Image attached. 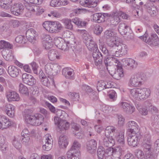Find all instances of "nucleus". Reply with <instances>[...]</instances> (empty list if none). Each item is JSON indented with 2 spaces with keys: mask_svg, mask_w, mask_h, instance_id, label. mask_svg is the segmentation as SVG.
Segmentation results:
<instances>
[{
  "mask_svg": "<svg viewBox=\"0 0 159 159\" xmlns=\"http://www.w3.org/2000/svg\"><path fill=\"white\" fill-rule=\"evenodd\" d=\"M54 44L53 40H52L49 42L44 43L43 46L46 49H49L52 47Z\"/></svg>",
  "mask_w": 159,
  "mask_h": 159,
  "instance_id": "53",
  "label": "nucleus"
},
{
  "mask_svg": "<svg viewBox=\"0 0 159 159\" xmlns=\"http://www.w3.org/2000/svg\"><path fill=\"white\" fill-rule=\"evenodd\" d=\"M93 20L94 22L98 23H100L105 20L104 19V16H102L100 13H95L93 15Z\"/></svg>",
  "mask_w": 159,
  "mask_h": 159,
  "instance_id": "37",
  "label": "nucleus"
},
{
  "mask_svg": "<svg viewBox=\"0 0 159 159\" xmlns=\"http://www.w3.org/2000/svg\"><path fill=\"white\" fill-rule=\"evenodd\" d=\"M65 28L68 29L72 30L73 25L72 24L71 21L69 19H64L62 20Z\"/></svg>",
  "mask_w": 159,
  "mask_h": 159,
  "instance_id": "45",
  "label": "nucleus"
},
{
  "mask_svg": "<svg viewBox=\"0 0 159 159\" xmlns=\"http://www.w3.org/2000/svg\"><path fill=\"white\" fill-rule=\"evenodd\" d=\"M136 156L139 159H145L143 152L140 150H137Z\"/></svg>",
  "mask_w": 159,
  "mask_h": 159,
  "instance_id": "57",
  "label": "nucleus"
},
{
  "mask_svg": "<svg viewBox=\"0 0 159 159\" xmlns=\"http://www.w3.org/2000/svg\"><path fill=\"white\" fill-rule=\"evenodd\" d=\"M45 73L48 75L52 76L53 75L52 72V64L49 63L47 64L45 66Z\"/></svg>",
  "mask_w": 159,
  "mask_h": 159,
  "instance_id": "44",
  "label": "nucleus"
},
{
  "mask_svg": "<svg viewBox=\"0 0 159 159\" xmlns=\"http://www.w3.org/2000/svg\"><path fill=\"white\" fill-rule=\"evenodd\" d=\"M84 39L85 40L84 43L89 50L93 51V52L98 50L97 45L93 40L88 39V37H85Z\"/></svg>",
  "mask_w": 159,
  "mask_h": 159,
  "instance_id": "9",
  "label": "nucleus"
},
{
  "mask_svg": "<svg viewBox=\"0 0 159 159\" xmlns=\"http://www.w3.org/2000/svg\"><path fill=\"white\" fill-rule=\"evenodd\" d=\"M6 107L7 114L10 117H13L14 114V107L10 104L7 105Z\"/></svg>",
  "mask_w": 159,
  "mask_h": 159,
  "instance_id": "35",
  "label": "nucleus"
},
{
  "mask_svg": "<svg viewBox=\"0 0 159 159\" xmlns=\"http://www.w3.org/2000/svg\"><path fill=\"white\" fill-rule=\"evenodd\" d=\"M24 8L23 4L20 3H15L11 7V13L16 16H18L21 14Z\"/></svg>",
  "mask_w": 159,
  "mask_h": 159,
  "instance_id": "10",
  "label": "nucleus"
},
{
  "mask_svg": "<svg viewBox=\"0 0 159 159\" xmlns=\"http://www.w3.org/2000/svg\"><path fill=\"white\" fill-rule=\"evenodd\" d=\"M16 41L20 43H25V39L24 37L22 35L17 36L15 39Z\"/></svg>",
  "mask_w": 159,
  "mask_h": 159,
  "instance_id": "55",
  "label": "nucleus"
},
{
  "mask_svg": "<svg viewBox=\"0 0 159 159\" xmlns=\"http://www.w3.org/2000/svg\"><path fill=\"white\" fill-rule=\"evenodd\" d=\"M124 133V132H120L118 135L116 136V139L120 144L123 145L125 144Z\"/></svg>",
  "mask_w": 159,
  "mask_h": 159,
  "instance_id": "43",
  "label": "nucleus"
},
{
  "mask_svg": "<svg viewBox=\"0 0 159 159\" xmlns=\"http://www.w3.org/2000/svg\"><path fill=\"white\" fill-rule=\"evenodd\" d=\"M12 144L17 149H19L21 148V145L20 143L16 139H13Z\"/></svg>",
  "mask_w": 159,
  "mask_h": 159,
  "instance_id": "60",
  "label": "nucleus"
},
{
  "mask_svg": "<svg viewBox=\"0 0 159 159\" xmlns=\"http://www.w3.org/2000/svg\"><path fill=\"white\" fill-rule=\"evenodd\" d=\"M120 106L124 111L132 114L135 111V107L129 103L126 102H122L119 104Z\"/></svg>",
  "mask_w": 159,
  "mask_h": 159,
  "instance_id": "14",
  "label": "nucleus"
},
{
  "mask_svg": "<svg viewBox=\"0 0 159 159\" xmlns=\"http://www.w3.org/2000/svg\"><path fill=\"white\" fill-rule=\"evenodd\" d=\"M97 154L99 159H103L105 156L107 157L105 155L104 148L102 146L98 147L97 150Z\"/></svg>",
  "mask_w": 159,
  "mask_h": 159,
  "instance_id": "39",
  "label": "nucleus"
},
{
  "mask_svg": "<svg viewBox=\"0 0 159 159\" xmlns=\"http://www.w3.org/2000/svg\"><path fill=\"white\" fill-rule=\"evenodd\" d=\"M105 81L100 80L98 82L97 84V89L98 91H100L102 90L105 89Z\"/></svg>",
  "mask_w": 159,
  "mask_h": 159,
  "instance_id": "50",
  "label": "nucleus"
},
{
  "mask_svg": "<svg viewBox=\"0 0 159 159\" xmlns=\"http://www.w3.org/2000/svg\"><path fill=\"white\" fill-rule=\"evenodd\" d=\"M69 123L66 121V118H64V119L61 120L60 124L58 127L61 130H66L69 129Z\"/></svg>",
  "mask_w": 159,
  "mask_h": 159,
  "instance_id": "32",
  "label": "nucleus"
},
{
  "mask_svg": "<svg viewBox=\"0 0 159 159\" xmlns=\"http://www.w3.org/2000/svg\"><path fill=\"white\" fill-rule=\"evenodd\" d=\"M11 3V0L7 1V2H6V0H0V7L6 10L9 9L11 7L10 4Z\"/></svg>",
  "mask_w": 159,
  "mask_h": 159,
  "instance_id": "38",
  "label": "nucleus"
},
{
  "mask_svg": "<svg viewBox=\"0 0 159 159\" xmlns=\"http://www.w3.org/2000/svg\"><path fill=\"white\" fill-rule=\"evenodd\" d=\"M35 31L33 28L28 30L26 33V36L28 40L31 43H34L36 40L35 38Z\"/></svg>",
  "mask_w": 159,
  "mask_h": 159,
  "instance_id": "19",
  "label": "nucleus"
},
{
  "mask_svg": "<svg viewBox=\"0 0 159 159\" xmlns=\"http://www.w3.org/2000/svg\"><path fill=\"white\" fill-rule=\"evenodd\" d=\"M62 73L63 75L68 79H72L74 75L73 70L68 67L64 68L63 69Z\"/></svg>",
  "mask_w": 159,
  "mask_h": 159,
  "instance_id": "26",
  "label": "nucleus"
},
{
  "mask_svg": "<svg viewBox=\"0 0 159 159\" xmlns=\"http://www.w3.org/2000/svg\"><path fill=\"white\" fill-rule=\"evenodd\" d=\"M97 146V142L94 139H91L86 143L87 150L91 153H93L95 152Z\"/></svg>",
  "mask_w": 159,
  "mask_h": 159,
  "instance_id": "15",
  "label": "nucleus"
},
{
  "mask_svg": "<svg viewBox=\"0 0 159 159\" xmlns=\"http://www.w3.org/2000/svg\"><path fill=\"white\" fill-rule=\"evenodd\" d=\"M54 43L57 47L62 49H66L68 47L67 43L61 37L55 39Z\"/></svg>",
  "mask_w": 159,
  "mask_h": 159,
  "instance_id": "20",
  "label": "nucleus"
},
{
  "mask_svg": "<svg viewBox=\"0 0 159 159\" xmlns=\"http://www.w3.org/2000/svg\"><path fill=\"white\" fill-rule=\"evenodd\" d=\"M140 38L151 46H156L159 44V40H154L148 39V37L140 36Z\"/></svg>",
  "mask_w": 159,
  "mask_h": 159,
  "instance_id": "29",
  "label": "nucleus"
},
{
  "mask_svg": "<svg viewBox=\"0 0 159 159\" xmlns=\"http://www.w3.org/2000/svg\"><path fill=\"white\" fill-rule=\"evenodd\" d=\"M105 64H109L113 66H115L117 68L121 67V64L120 61L117 59L113 57H107L104 60Z\"/></svg>",
  "mask_w": 159,
  "mask_h": 159,
  "instance_id": "12",
  "label": "nucleus"
},
{
  "mask_svg": "<svg viewBox=\"0 0 159 159\" xmlns=\"http://www.w3.org/2000/svg\"><path fill=\"white\" fill-rule=\"evenodd\" d=\"M105 35L107 39V43L109 47H113L114 44L117 41L115 33L111 30L106 31L105 33Z\"/></svg>",
  "mask_w": 159,
  "mask_h": 159,
  "instance_id": "7",
  "label": "nucleus"
},
{
  "mask_svg": "<svg viewBox=\"0 0 159 159\" xmlns=\"http://www.w3.org/2000/svg\"><path fill=\"white\" fill-rule=\"evenodd\" d=\"M19 91L20 93L26 95H29V92L27 88L22 84H20L19 85Z\"/></svg>",
  "mask_w": 159,
  "mask_h": 159,
  "instance_id": "46",
  "label": "nucleus"
},
{
  "mask_svg": "<svg viewBox=\"0 0 159 159\" xmlns=\"http://www.w3.org/2000/svg\"><path fill=\"white\" fill-rule=\"evenodd\" d=\"M22 79L23 82L28 85L32 86L35 83L34 78L30 75L23 74L22 75Z\"/></svg>",
  "mask_w": 159,
  "mask_h": 159,
  "instance_id": "16",
  "label": "nucleus"
},
{
  "mask_svg": "<svg viewBox=\"0 0 159 159\" xmlns=\"http://www.w3.org/2000/svg\"><path fill=\"white\" fill-rule=\"evenodd\" d=\"M144 105L148 109V111L152 112H156L158 110L155 107L153 106L152 104L148 102H146L145 103Z\"/></svg>",
  "mask_w": 159,
  "mask_h": 159,
  "instance_id": "48",
  "label": "nucleus"
},
{
  "mask_svg": "<svg viewBox=\"0 0 159 159\" xmlns=\"http://www.w3.org/2000/svg\"><path fill=\"white\" fill-rule=\"evenodd\" d=\"M13 48V45L9 42L3 40L0 41V49L4 48L12 49Z\"/></svg>",
  "mask_w": 159,
  "mask_h": 159,
  "instance_id": "36",
  "label": "nucleus"
},
{
  "mask_svg": "<svg viewBox=\"0 0 159 159\" xmlns=\"http://www.w3.org/2000/svg\"><path fill=\"white\" fill-rule=\"evenodd\" d=\"M68 144L67 137L64 135H61L59 139V145L60 147L62 148H65Z\"/></svg>",
  "mask_w": 159,
  "mask_h": 159,
  "instance_id": "28",
  "label": "nucleus"
},
{
  "mask_svg": "<svg viewBox=\"0 0 159 159\" xmlns=\"http://www.w3.org/2000/svg\"><path fill=\"white\" fill-rule=\"evenodd\" d=\"M88 7H95L97 4V0H87Z\"/></svg>",
  "mask_w": 159,
  "mask_h": 159,
  "instance_id": "58",
  "label": "nucleus"
},
{
  "mask_svg": "<svg viewBox=\"0 0 159 159\" xmlns=\"http://www.w3.org/2000/svg\"><path fill=\"white\" fill-rule=\"evenodd\" d=\"M123 65L125 66H128L130 69L135 68L137 66V63L133 59L127 58L123 60Z\"/></svg>",
  "mask_w": 159,
  "mask_h": 159,
  "instance_id": "21",
  "label": "nucleus"
},
{
  "mask_svg": "<svg viewBox=\"0 0 159 159\" xmlns=\"http://www.w3.org/2000/svg\"><path fill=\"white\" fill-rule=\"evenodd\" d=\"M11 125L10 120L5 116L0 117V128L2 129H6Z\"/></svg>",
  "mask_w": 159,
  "mask_h": 159,
  "instance_id": "18",
  "label": "nucleus"
},
{
  "mask_svg": "<svg viewBox=\"0 0 159 159\" xmlns=\"http://www.w3.org/2000/svg\"><path fill=\"white\" fill-rule=\"evenodd\" d=\"M7 146L4 144V138L2 136H0V150L4 153L7 150Z\"/></svg>",
  "mask_w": 159,
  "mask_h": 159,
  "instance_id": "41",
  "label": "nucleus"
},
{
  "mask_svg": "<svg viewBox=\"0 0 159 159\" xmlns=\"http://www.w3.org/2000/svg\"><path fill=\"white\" fill-rule=\"evenodd\" d=\"M107 70L108 71L109 73L111 75V74L116 71L117 68L115 66H113L109 64H105Z\"/></svg>",
  "mask_w": 159,
  "mask_h": 159,
  "instance_id": "51",
  "label": "nucleus"
},
{
  "mask_svg": "<svg viewBox=\"0 0 159 159\" xmlns=\"http://www.w3.org/2000/svg\"><path fill=\"white\" fill-rule=\"evenodd\" d=\"M141 137L140 132L129 133L127 139L128 144L133 147L136 146Z\"/></svg>",
  "mask_w": 159,
  "mask_h": 159,
  "instance_id": "6",
  "label": "nucleus"
},
{
  "mask_svg": "<svg viewBox=\"0 0 159 159\" xmlns=\"http://www.w3.org/2000/svg\"><path fill=\"white\" fill-rule=\"evenodd\" d=\"M151 91L147 88L133 89L130 91L131 95L138 100H145L150 96Z\"/></svg>",
  "mask_w": 159,
  "mask_h": 159,
  "instance_id": "2",
  "label": "nucleus"
},
{
  "mask_svg": "<svg viewBox=\"0 0 159 159\" xmlns=\"http://www.w3.org/2000/svg\"><path fill=\"white\" fill-rule=\"evenodd\" d=\"M110 16H111L110 23L112 25H116L120 22V18L117 12H113L110 14Z\"/></svg>",
  "mask_w": 159,
  "mask_h": 159,
  "instance_id": "22",
  "label": "nucleus"
},
{
  "mask_svg": "<svg viewBox=\"0 0 159 159\" xmlns=\"http://www.w3.org/2000/svg\"><path fill=\"white\" fill-rule=\"evenodd\" d=\"M8 72L11 76L14 78L17 77L19 75V71L15 66H10L8 67Z\"/></svg>",
  "mask_w": 159,
  "mask_h": 159,
  "instance_id": "25",
  "label": "nucleus"
},
{
  "mask_svg": "<svg viewBox=\"0 0 159 159\" xmlns=\"http://www.w3.org/2000/svg\"><path fill=\"white\" fill-rule=\"evenodd\" d=\"M105 150V155L111 156L113 155L114 148L111 147H108Z\"/></svg>",
  "mask_w": 159,
  "mask_h": 159,
  "instance_id": "63",
  "label": "nucleus"
},
{
  "mask_svg": "<svg viewBox=\"0 0 159 159\" xmlns=\"http://www.w3.org/2000/svg\"><path fill=\"white\" fill-rule=\"evenodd\" d=\"M44 28L51 33H58L63 29L61 24L58 22L46 21L43 24Z\"/></svg>",
  "mask_w": 159,
  "mask_h": 159,
  "instance_id": "3",
  "label": "nucleus"
},
{
  "mask_svg": "<svg viewBox=\"0 0 159 159\" xmlns=\"http://www.w3.org/2000/svg\"><path fill=\"white\" fill-rule=\"evenodd\" d=\"M145 80V75L144 74H138L131 77L129 82V85L130 87H139L144 83Z\"/></svg>",
  "mask_w": 159,
  "mask_h": 159,
  "instance_id": "5",
  "label": "nucleus"
},
{
  "mask_svg": "<svg viewBox=\"0 0 159 159\" xmlns=\"http://www.w3.org/2000/svg\"><path fill=\"white\" fill-rule=\"evenodd\" d=\"M7 97L9 101H18L20 99L19 94L15 91H10L7 93Z\"/></svg>",
  "mask_w": 159,
  "mask_h": 159,
  "instance_id": "23",
  "label": "nucleus"
},
{
  "mask_svg": "<svg viewBox=\"0 0 159 159\" xmlns=\"http://www.w3.org/2000/svg\"><path fill=\"white\" fill-rule=\"evenodd\" d=\"M69 97L73 101H76L78 100L79 97V94L75 93H71L70 92L68 94Z\"/></svg>",
  "mask_w": 159,
  "mask_h": 159,
  "instance_id": "52",
  "label": "nucleus"
},
{
  "mask_svg": "<svg viewBox=\"0 0 159 159\" xmlns=\"http://www.w3.org/2000/svg\"><path fill=\"white\" fill-rule=\"evenodd\" d=\"M129 133L140 132V129L137 124L134 121H129L127 124Z\"/></svg>",
  "mask_w": 159,
  "mask_h": 159,
  "instance_id": "11",
  "label": "nucleus"
},
{
  "mask_svg": "<svg viewBox=\"0 0 159 159\" xmlns=\"http://www.w3.org/2000/svg\"><path fill=\"white\" fill-rule=\"evenodd\" d=\"M111 75L114 79L119 80H120L121 77L124 76L123 71L122 67H120L119 68H117V69L115 71L113 74H111Z\"/></svg>",
  "mask_w": 159,
  "mask_h": 159,
  "instance_id": "27",
  "label": "nucleus"
},
{
  "mask_svg": "<svg viewBox=\"0 0 159 159\" xmlns=\"http://www.w3.org/2000/svg\"><path fill=\"white\" fill-rule=\"evenodd\" d=\"M60 66L57 64H52V72L53 75H56L59 70Z\"/></svg>",
  "mask_w": 159,
  "mask_h": 159,
  "instance_id": "56",
  "label": "nucleus"
},
{
  "mask_svg": "<svg viewBox=\"0 0 159 159\" xmlns=\"http://www.w3.org/2000/svg\"><path fill=\"white\" fill-rule=\"evenodd\" d=\"M99 48L102 53L99 50L95 52H93L92 56L94 58L95 64L96 66H100L102 64V60L108 57V50L107 49L103 42H101L99 40Z\"/></svg>",
  "mask_w": 159,
  "mask_h": 159,
  "instance_id": "1",
  "label": "nucleus"
},
{
  "mask_svg": "<svg viewBox=\"0 0 159 159\" xmlns=\"http://www.w3.org/2000/svg\"><path fill=\"white\" fill-rule=\"evenodd\" d=\"M27 3L39 5L41 4L43 0H24Z\"/></svg>",
  "mask_w": 159,
  "mask_h": 159,
  "instance_id": "59",
  "label": "nucleus"
},
{
  "mask_svg": "<svg viewBox=\"0 0 159 159\" xmlns=\"http://www.w3.org/2000/svg\"><path fill=\"white\" fill-rule=\"evenodd\" d=\"M115 143V140L111 136L106 137L103 138V145L107 147H111Z\"/></svg>",
  "mask_w": 159,
  "mask_h": 159,
  "instance_id": "24",
  "label": "nucleus"
},
{
  "mask_svg": "<svg viewBox=\"0 0 159 159\" xmlns=\"http://www.w3.org/2000/svg\"><path fill=\"white\" fill-rule=\"evenodd\" d=\"M116 131V128L113 126H109L106 127L105 130V135L106 137H111L110 135L114 134Z\"/></svg>",
  "mask_w": 159,
  "mask_h": 159,
  "instance_id": "33",
  "label": "nucleus"
},
{
  "mask_svg": "<svg viewBox=\"0 0 159 159\" xmlns=\"http://www.w3.org/2000/svg\"><path fill=\"white\" fill-rule=\"evenodd\" d=\"M103 30V28L102 26L99 25H97L95 27L94 30V33L97 35H98L102 33Z\"/></svg>",
  "mask_w": 159,
  "mask_h": 159,
  "instance_id": "62",
  "label": "nucleus"
},
{
  "mask_svg": "<svg viewBox=\"0 0 159 159\" xmlns=\"http://www.w3.org/2000/svg\"><path fill=\"white\" fill-rule=\"evenodd\" d=\"M127 30L128 31L126 32V33H125V34L124 35H125L124 37L126 38L128 40L133 39L134 38V34L132 33L130 28H128Z\"/></svg>",
  "mask_w": 159,
  "mask_h": 159,
  "instance_id": "49",
  "label": "nucleus"
},
{
  "mask_svg": "<svg viewBox=\"0 0 159 159\" xmlns=\"http://www.w3.org/2000/svg\"><path fill=\"white\" fill-rule=\"evenodd\" d=\"M58 55V53L57 51L51 50L49 52L48 56L50 60L54 61L56 58L59 59V56Z\"/></svg>",
  "mask_w": 159,
  "mask_h": 159,
  "instance_id": "31",
  "label": "nucleus"
},
{
  "mask_svg": "<svg viewBox=\"0 0 159 159\" xmlns=\"http://www.w3.org/2000/svg\"><path fill=\"white\" fill-rule=\"evenodd\" d=\"M128 28L130 27L127 25L124 22H121L120 23L118 26V30L119 33L122 35H123L126 33L128 31L127 29Z\"/></svg>",
  "mask_w": 159,
  "mask_h": 159,
  "instance_id": "30",
  "label": "nucleus"
},
{
  "mask_svg": "<svg viewBox=\"0 0 159 159\" xmlns=\"http://www.w3.org/2000/svg\"><path fill=\"white\" fill-rule=\"evenodd\" d=\"M64 111H62L61 110H57L55 112V113L56 115L57 116H58V117L60 118L61 120L63 119H64V118H65V117L64 116V115H62V112H64Z\"/></svg>",
  "mask_w": 159,
  "mask_h": 159,
  "instance_id": "61",
  "label": "nucleus"
},
{
  "mask_svg": "<svg viewBox=\"0 0 159 159\" xmlns=\"http://www.w3.org/2000/svg\"><path fill=\"white\" fill-rule=\"evenodd\" d=\"M41 81L44 85L47 87H48L50 85V80L46 76L43 79H41Z\"/></svg>",
  "mask_w": 159,
  "mask_h": 159,
  "instance_id": "54",
  "label": "nucleus"
},
{
  "mask_svg": "<svg viewBox=\"0 0 159 159\" xmlns=\"http://www.w3.org/2000/svg\"><path fill=\"white\" fill-rule=\"evenodd\" d=\"M44 138L45 143L43 145V148L44 150L48 151L52 148L53 140L51 136L48 134L46 135Z\"/></svg>",
  "mask_w": 159,
  "mask_h": 159,
  "instance_id": "13",
  "label": "nucleus"
},
{
  "mask_svg": "<svg viewBox=\"0 0 159 159\" xmlns=\"http://www.w3.org/2000/svg\"><path fill=\"white\" fill-rule=\"evenodd\" d=\"M113 44H114L112 47H114L115 48H117V50H120V52L123 55L127 54L128 51V48L125 44L120 43L118 41Z\"/></svg>",
  "mask_w": 159,
  "mask_h": 159,
  "instance_id": "17",
  "label": "nucleus"
},
{
  "mask_svg": "<svg viewBox=\"0 0 159 159\" xmlns=\"http://www.w3.org/2000/svg\"><path fill=\"white\" fill-rule=\"evenodd\" d=\"M144 8L152 16L154 17L158 14L157 8L152 2H148L146 3L144 5Z\"/></svg>",
  "mask_w": 159,
  "mask_h": 159,
  "instance_id": "8",
  "label": "nucleus"
},
{
  "mask_svg": "<svg viewBox=\"0 0 159 159\" xmlns=\"http://www.w3.org/2000/svg\"><path fill=\"white\" fill-rule=\"evenodd\" d=\"M81 146L80 144L77 141L75 140L73 144V145L70 148V150L68 152H73L74 153H79V149Z\"/></svg>",
  "mask_w": 159,
  "mask_h": 159,
  "instance_id": "34",
  "label": "nucleus"
},
{
  "mask_svg": "<svg viewBox=\"0 0 159 159\" xmlns=\"http://www.w3.org/2000/svg\"><path fill=\"white\" fill-rule=\"evenodd\" d=\"M25 121L31 125L38 126L43 121L44 117L41 114H36L34 115L26 114L25 116Z\"/></svg>",
  "mask_w": 159,
  "mask_h": 159,
  "instance_id": "4",
  "label": "nucleus"
},
{
  "mask_svg": "<svg viewBox=\"0 0 159 159\" xmlns=\"http://www.w3.org/2000/svg\"><path fill=\"white\" fill-rule=\"evenodd\" d=\"M109 98L112 101L116 100L117 97V94L116 92L114 91L111 92L108 95Z\"/></svg>",
  "mask_w": 159,
  "mask_h": 159,
  "instance_id": "64",
  "label": "nucleus"
},
{
  "mask_svg": "<svg viewBox=\"0 0 159 159\" xmlns=\"http://www.w3.org/2000/svg\"><path fill=\"white\" fill-rule=\"evenodd\" d=\"M142 106L140 104H137L136 105V107L139 112L142 115H146L147 114L148 109L146 107Z\"/></svg>",
  "mask_w": 159,
  "mask_h": 159,
  "instance_id": "42",
  "label": "nucleus"
},
{
  "mask_svg": "<svg viewBox=\"0 0 159 159\" xmlns=\"http://www.w3.org/2000/svg\"><path fill=\"white\" fill-rule=\"evenodd\" d=\"M68 159H79V153H75L73 152H68L67 154Z\"/></svg>",
  "mask_w": 159,
  "mask_h": 159,
  "instance_id": "47",
  "label": "nucleus"
},
{
  "mask_svg": "<svg viewBox=\"0 0 159 159\" xmlns=\"http://www.w3.org/2000/svg\"><path fill=\"white\" fill-rule=\"evenodd\" d=\"M123 152L124 150L122 148L120 147H118L115 148H114L112 155H114L116 158H120L122 153Z\"/></svg>",
  "mask_w": 159,
  "mask_h": 159,
  "instance_id": "40",
  "label": "nucleus"
}]
</instances>
